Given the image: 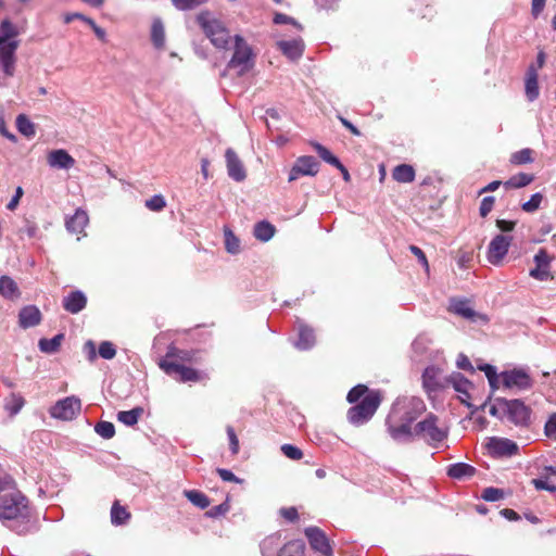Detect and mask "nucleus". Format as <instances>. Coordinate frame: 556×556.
Here are the masks:
<instances>
[{"label":"nucleus","instance_id":"f704fd0d","mask_svg":"<svg viewBox=\"0 0 556 556\" xmlns=\"http://www.w3.org/2000/svg\"><path fill=\"white\" fill-rule=\"evenodd\" d=\"M24 404H25V400L21 394L11 393L5 399L4 408L11 416H14L21 412Z\"/></svg>","mask_w":556,"mask_h":556},{"label":"nucleus","instance_id":"473e14b6","mask_svg":"<svg viewBox=\"0 0 556 556\" xmlns=\"http://www.w3.org/2000/svg\"><path fill=\"white\" fill-rule=\"evenodd\" d=\"M534 179L533 175L519 173L517 175L511 176L508 180L503 182L506 189H518L528 186Z\"/></svg>","mask_w":556,"mask_h":556},{"label":"nucleus","instance_id":"0e129e2a","mask_svg":"<svg viewBox=\"0 0 556 556\" xmlns=\"http://www.w3.org/2000/svg\"><path fill=\"white\" fill-rule=\"evenodd\" d=\"M532 483L536 490H546L552 493H556V484H549L548 482L542 479H533Z\"/></svg>","mask_w":556,"mask_h":556},{"label":"nucleus","instance_id":"f3484780","mask_svg":"<svg viewBox=\"0 0 556 556\" xmlns=\"http://www.w3.org/2000/svg\"><path fill=\"white\" fill-rule=\"evenodd\" d=\"M63 308L71 314H78L87 305L86 295L79 291H72L62 301Z\"/></svg>","mask_w":556,"mask_h":556},{"label":"nucleus","instance_id":"79ce46f5","mask_svg":"<svg viewBox=\"0 0 556 556\" xmlns=\"http://www.w3.org/2000/svg\"><path fill=\"white\" fill-rule=\"evenodd\" d=\"M94 431L101 438L109 440L115 435V427L111 421H100L94 426Z\"/></svg>","mask_w":556,"mask_h":556},{"label":"nucleus","instance_id":"338daca9","mask_svg":"<svg viewBox=\"0 0 556 556\" xmlns=\"http://www.w3.org/2000/svg\"><path fill=\"white\" fill-rule=\"evenodd\" d=\"M23 193H24L23 192V188L22 187H17L16 190H15V194L12 197L10 202L7 204V208L10 210V211H14L16 208V206L18 205L20 200H21Z\"/></svg>","mask_w":556,"mask_h":556},{"label":"nucleus","instance_id":"a878e982","mask_svg":"<svg viewBox=\"0 0 556 556\" xmlns=\"http://www.w3.org/2000/svg\"><path fill=\"white\" fill-rule=\"evenodd\" d=\"M315 344V333L312 328L305 325L299 327V338L295 348L302 351L309 350Z\"/></svg>","mask_w":556,"mask_h":556},{"label":"nucleus","instance_id":"f257e3e1","mask_svg":"<svg viewBox=\"0 0 556 556\" xmlns=\"http://www.w3.org/2000/svg\"><path fill=\"white\" fill-rule=\"evenodd\" d=\"M426 410V405L418 397L397 401L389 414L386 422L391 438L401 443H409L412 424Z\"/></svg>","mask_w":556,"mask_h":556},{"label":"nucleus","instance_id":"ea45409f","mask_svg":"<svg viewBox=\"0 0 556 556\" xmlns=\"http://www.w3.org/2000/svg\"><path fill=\"white\" fill-rule=\"evenodd\" d=\"M533 151L529 148L521 149L510 155V163L514 165L528 164L533 161Z\"/></svg>","mask_w":556,"mask_h":556},{"label":"nucleus","instance_id":"bf43d9fd","mask_svg":"<svg viewBox=\"0 0 556 556\" xmlns=\"http://www.w3.org/2000/svg\"><path fill=\"white\" fill-rule=\"evenodd\" d=\"M216 472L218 473V476L222 478V480L226 481V482H236V483H241L242 480L239 479L237 476H235L230 470L228 469H224V468H217L216 469Z\"/></svg>","mask_w":556,"mask_h":556},{"label":"nucleus","instance_id":"69168bd1","mask_svg":"<svg viewBox=\"0 0 556 556\" xmlns=\"http://www.w3.org/2000/svg\"><path fill=\"white\" fill-rule=\"evenodd\" d=\"M457 367L459 369H463V370H467V371H470V372H473L475 371V368L471 364V362L469 361V358L464 355V354H459L458 355V358H457Z\"/></svg>","mask_w":556,"mask_h":556},{"label":"nucleus","instance_id":"0eeeda50","mask_svg":"<svg viewBox=\"0 0 556 556\" xmlns=\"http://www.w3.org/2000/svg\"><path fill=\"white\" fill-rule=\"evenodd\" d=\"M233 40V54L227 64V68L235 70L238 76H242L253 67V52L240 35H236Z\"/></svg>","mask_w":556,"mask_h":556},{"label":"nucleus","instance_id":"4468645a","mask_svg":"<svg viewBox=\"0 0 556 556\" xmlns=\"http://www.w3.org/2000/svg\"><path fill=\"white\" fill-rule=\"evenodd\" d=\"M486 446L490 454L495 457H509L516 455L519 451L517 443L506 438L493 437L489 440Z\"/></svg>","mask_w":556,"mask_h":556},{"label":"nucleus","instance_id":"20e7f679","mask_svg":"<svg viewBox=\"0 0 556 556\" xmlns=\"http://www.w3.org/2000/svg\"><path fill=\"white\" fill-rule=\"evenodd\" d=\"M448 435V430L439 426V417L429 413L425 419L418 421L410 432L409 443L415 440H422L431 447H439Z\"/></svg>","mask_w":556,"mask_h":556},{"label":"nucleus","instance_id":"412c9836","mask_svg":"<svg viewBox=\"0 0 556 556\" xmlns=\"http://www.w3.org/2000/svg\"><path fill=\"white\" fill-rule=\"evenodd\" d=\"M20 318V326L22 328H30L37 326L41 320V313L40 311L34 306L28 305L21 309L18 314Z\"/></svg>","mask_w":556,"mask_h":556},{"label":"nucleus","instance_id":"72a5a7b5","mask_svg":"<svg viewBox=\"0 0 556 556\" xmlns=\"http://www.w3.org/2000/svg\"><path fill=\"white\" fill-rule=\"evenodd\" d=\"M151 40L156 49L165 45V30L161 20H154L151 27Z\"/></svg>","mask_w":556,"mask_h":556},{"label":"nucleus","instance_id":"4be33fe9","mask_svg":"<svg viewBox=\"0 0 556 556\" xmlns=\"http://www.w3.org/2000/svg\"><path fill=\"white\" fill-rule=\"evenodd\" d=\"M451 311L466 319L475 321L476 318H482L485 320V317L479 315L473 308L469 306L467 300H452L451 302Z\"/></svg>","mask_w":556,"mask_h":556},{"label":"nucleus","instance_id":"c9c22d12","mask_svg":"<svg viewBox=\"0 0 556 556\" xmlns=\"http://www.w3.org/2000/svg\"><path fill=\"white\" fill-rule=\"evenodd\" d=\"M130 518V514L126 507L121 506L118 502H115L111 508V521L113 525L119 526L127 522Z\"/></svg>","mask_w":556,"mask_h":556},{"label":"nucleus","instance_id":"603ef678","mask_svg":"<svg viewBox=\"0 0 556 556\" xmlns=\"http://www.w3.org/2000/svg\"><path fill=\"white\" fill-rule=\"evenodd\" d=\"M230 509L228 502H224L219 505L213 506L210 510L206 511V516L210 518H217L226 515Z\"/></svg>","mask_w":556,"mask_h":556},{"label":"nucleus","instance_id":"a19ab883","mask_svg":"<svg viewBox=\"0 0 556 556\" xmlns=\"http://www.w3.org/2000/svg\"><path fill=\"white\" fill-rule=\"evenodd\" d=\"M315 151L318 153L319 157L321 160H324L325 162L338 167L341 162L340 160L334 156L326 147H324L323 144L318 143V142H315L313 144Z\"/></svg>","mask_w":556,"mask_h":556},{"label":"nucleus","instance_id":"c03bdc74","mask_svg":"<svg viewBox=\"0 0 556 556\" xmlns=\"http://www.w3.org/2000/svg\"><path fill=\"white\" fill-rule=\"evenodd\" d=\"M504 496V490L493 486L485 488L481 493V498H483L486 502H496L503 500Z\"/></svg>","mask_w":556,"mask_h":556},{"label":"nucleus","instance_id":"5fc2aeb1","mask_svg":"<svg viewBox=\"0 0 556 556\" xmlns=\"http://www.w3.org/2000/svg\"><path fill=\"white\" fill-rule=\"evenodd\" d=\"M0 33L5 39L13 38L17 35L14 25L9 20L2 21L0 25Z\"/></svg>","mask_w":556,"mask_h":556},{"label":"nucleus","instance_id":"ddd939ff","mask_svg":"<svg viewBox=\"0 0 556 556\" xmlns=\"http://www.w3.org/2000/svg\"><path fill=\"white\" fill-rule=\"evenodd\" d=\"M501 376L503 386L507 389L528 390L532 387V379L522 369L503 371Z\"/></svg>","mask_w":556,"mask_h":556},{"label":"nucleus","instance_id":"dca6fc26","mask_svg":"<svg viewBox=\"0 0 556 556\" xmlns=\"http://www.w3.org/2000/svg\"><path fill=\"white\" fill-rule=\"evenodd\" d=\"M225 157L228 176L235 181H243L247 178V172L237 153L231 148H228Z\"/></svg>","mask_w":556,"mask_h":556},{"label":"nucleus","instance_id":"5701e85b","mask_svg":"<svg viewBox=\"0 0 556 556\" xmlns=\"http://www.w3.org/2000/svg\"><path fill=\"white\" fill-rule=\"evenodd\" d=\"M88 215L83 210H77L73 216L66 219V229L72 233H81L88 224Z\"/></svg>","mask_w":556,"mask_h":556},{"label":"nucleus","instance_id":"774afa93","mask_svg":"<svg viewBox=\"0 0 556 556\" xmlns=\"http://www.w3.org/2000/svg\"><path fill=\"white\" fill-rule=\"evenodd\" d=\"M515 225L516 223L515 222H511V220H506V219H497L496 220V227L502 231V232H509V231H513L514 228H515Z\"/></svg>","mask_w":556,"mask_h":556},{"label":"nucleus","instance_id":"2f4dec72","mask_svg":"<svg viewBox=\"0 0 556 556\" xmlns=\"http://www.w3.org/2000/svg\"><path fill=\"white\" fill-rule=\"evenodd\" d=\"M63 340H64V334L59 333L51 339H46V338L40 339L38 346L41 352L47 353V354H53L59 351Z\"/></svg>","mask_w":556,"mask_h":556},{"label":"nucleus","instance_id":"cd10ccee","mask_svg":"<svg viewBox=\"0 0 556 556\" xmlns=\"http://www.w3.org/2000/svg\"><path fill=\"white\" fill-rule=\"evenodd\" d=\"M276 232V228L267 220H262L255 224L254 226V236L262 242L269 241Z\"/></svg>","mask_w":556,"mask_h":556},{"label":"nucleus","instance_id":"bb28decb","mask_svg":"<svg viewBox=\"0 0 556 556\" xmlns=\"http://www.w3.org/2000/svg\"><path fill=\"white\" fill-rule=\"evenodd\" d=\"M392 178L402 184H408L415 179V169L412 165L400 164L392 170Z\"/></svg>","mask_w":556,"mask_h":556},{"label":"nucleus","instance_id":"13d9d810","mask_svg":"<svg viewBox=\"0 0 556 556\" xmlns=\"http://www.w3.org/2000/svg\"><path fill=\"white\" fill-rule=\"evenodd\" d=\"M409 251L418 258L419 263L425 267L426 270H429L428 260L424 251L417 245H409Z\"/></svg>","mask_w":556,"mask_h":556},{"label":"nucleus","instance_id":"6ab92c4d","mask_svg":"<svg viewBox=\"0 0 556 556\" xmlns=\"http://www.w3.org/2000/svg\"><path fill=\"white\" fill-rule=\"evenodd\" d=\"M278 49L290 60H298L304 51L302 39L280 40L277 42Z\"/></svg>","mask_w":556,"mask_h":556},{"label":"nucleus","instance_id":"6e6552de","mask_svg":"<svg viewBox=\"0 0 556 556\" xmlns=\"http://www.w3.org/2000/svg\"><path fill=\"white\" fill-rule=\"evenodd\" d=\"M501 405L505 408V416L516 426L526 427L530 424L531 409L521 400L501 401Z\"/></svg>","mask_w":556,"mask_h":556},{"label":"nucleus","instance_id":"e433bc0d","mask_svg":"<svg viewBox=\"0 0 556 556\" xmlns=\"http://www.w3.org/2000/svg\"><path fill=\"white\" fill-rule=\"evenodd\" d=\"M184 494L194 506L201 509H204L210 506L208 497L200 491L186 490Z\"/></svg>","mask_w":556,"mask_h":556},{"label":"nucleus","instance_id":"09e8293b","mask_svg":"<svg viewBox=\"0 0 556 556\" xmlns=\"http://www.w3.org/2000/svg\"><path fill=\"white\" fill-rule=\"evenodd\" d=\"M281 452L286 457L292 460H299L303 457L302 450L292 444H283L281 446Z\"/></svg>","mask_w":556,"mask_h":556},{"label":"nucleus","instance_id":"4c0bfd02","mask_svg":"<svg viewBox=\"0 0 556 556\" xmlns=\"http://www.w3.org/2000/svg\"><path fill=\"white\" fill-rule=\"evenodd\" d=\"M16 127L26 137H33L36 134L34 123L26 115L21 114L17 116Z\"/></svg>","mask_w":556,"mask_h":556},{"label":"nucleus","instance_id":"aec40b11","mask_svg":"<svg viewBox=\"0 0 556 556\" xmlns=\"http://www.w3.org/2000/svg\"><path fill=\"white\" fill-rule=\"evenodd\" d=\"M539 74L538 67L534 64H530L526 74L525 90L529 101H534L539 97Z\"/></svg>","mask_w":556,"mask_h":556},{"label":"nucleus","instance_id":"1a4fd4ad","mask_svg":"<svg viewBox=\"0 0 556 556\" xmlns=\"http://www.w3.org/2000/svg\"><path fill=\"white\" fill-rule=\"evenodd\" d=\"M81 409V402L78 397L72 395L58 401L51 408L50 415L61 420H73Z\"/></svg>","mask_w":556,"mask_h":556},{"label":"nucleus","instance_id":"9d476101","mask_svg":"<svg viewBox=\"0 0 556 556\" xmlns=\"http://www.w3.org/2000/svg\"><path fill=\"white\" fill-rule=\"evenodd\" d=\"M319 170V162L311 155H304L296 159L290 169L288 180L294 181L301 176H315Z\"/></svg>","mask_w":556,"mask_h":556},{"label":"nucleus","instance_id":"a211bd4d","mask_svg":"<svg viewBox=\"0 0 556 556\" xmlns=\"http://www.w3.org/2000/svg\"><path fill=\"white\" fill-rule=\"evenodd\" d=\"M48 164L53 168L68 169L74 166L75 160L67 151L58 149L48 154Z\"/></svg>","mask_w":556,"mask_h":556},{"label":"nucleus","instance_id":"052dcab7","mask_svg":"<svg viewBox=\"0 0 556 556\" xmlns=\"http://www.w3.org/2000/svg\"><path fill=\"white\" fill-rule=\"evenodd\" d=\"M275 24H292L298 28H302L301 25L291 16L286 15L283 13H277L274 17Z\"/></svg>","mask_w":556,"mask_h":556},{"label":"nucleus","instance_id":"8fccbe9b","mask_svg":"<svg viewBox=\"0 0 556 556\" xmlns=\"http://www.w3.org/2000/svg\"><path fill=\"white\" fill-rule=\"evenodd\" d=\"M542 199H543V197L541 193H539V192L534 193L531 195L529 201H527L522 204L521 207L525 212L532 213L540 207Z\"/></svg>","mask_w":556,"mask_h":556},{"label":"nucleus","instance_id":"7ed1b4c3","mask_svg":"<svg viewBox=\"0 0 556 556\" xmlns=\"http://www.w3.org/2000/svg\"><path fill=\"white\" fill-rule=\"evenodd\" d=\"M173 356H177L181 361H190L188 352L170 349L165 358L159 363L160 368H162L166 375L179 382H201L208 379L207 375L203 371L181 365L175 361H169V357Z\"/></svg>","mask_w":556,"mask_h":556},{"label":"nucleus","instance_id":"c85d7f7f","mask_svg":"<svg viewBox=\"0 0 556 556\" xmlns=\"http://www.w3.org/2000/svg\"><path fill=\"white\" fill-rule=\"evenodd\" d=\"M143 412V408L140 406L134 407L130 410H121L117 413V420L125 426L132 427L138 422Z\"/></svg>","mask_w":556,"mask_h":556},{"label":"nucleus","instance_id":"39448f33","mask_svg":"<svg viewBox=\"0 0 556 556\" xmlns=\"http://www.w3.org/2000/svg\"><path fill=\"white\" fill-rule=\"evenodd\" d=\"M197 22L201 26L206 37L217 49H227L230 35L223 23L210 14V12H201L197 16Z\"/></svg>","mask_w":556,"mask_h":556},{"label":"nucleus","instance_id":"423d86ee","mask_svg":"<svg viewBox=\"0 0 556 556\" xmlns=\"http://www.w3.org/2000/svg\"><path fill=\"white\" fill-rule=\"evenodd\" d=\"M381 403V396L378 392L366 394L356 405L349 408L346 417L353 426H362L368 422L377 412Z\"/></svg>","mask_w":556,"mask_h":556},{"label":"nucleus","instance_id":"680f3d73","mask_svg":"<svg viewBox=\"0 0 556 556\" xmlns=\"http://www.w3.org/2000/svg\"><path fill=\"white\" fill-rule=\"evenodd\" d=\"M545 434L556 439V413H554L545 424Z\"/></svg>","mask_w":556,"mask_h":556},{"label":"nucleus","instance_id":"a18cd8bd","mask_svg":"<svg viewBox=\"0 0 556 556\" xmlns=\"http://www.w3.org/2000/svg\"><path fill=\"white\" fill-rule=\"evenodd\" d=\"M17 49V42L11 41L0 47V62L12 61L15 59V51Z\"/></svg>","mask_w":556,"mask_h":556},{"label":"nucleus","instance_id":"de8ad7c7","mask_svg":"<svg viewBox=\"0 0 556 556\" xmlns=\"http://www.w3.org/2000/svg\"><path fill=\"white\" fill-rule=\"evenodd\" d=\"M99 355L104 359H112L116 355V349L110 341H103L99 346Z\"/></svg>","mask_w":556,"mask_h":556},{"label":"nucleus","instance_id":"864d4df0","mask_svg":"<svg viewBox=\"0 0 556 556\" xmlns=\"http://www.w3.org/2000/svg\"><path fill=\"white\" fill-rule=\"evenodd\" d=\"M495 198L492 195L484 197L480 203L479 213L481 217H486L493 210Z\"/></svg>","mask_w":556,"mask_h":556},{"label":"nucleus","instance_id":"7c9ffc66","mask_svg":"<svg viewBox=\"0 0 556 556\" xmlns=\"http://www.w3.org/2000/svg\"><path fill=\"white\" fill-rule=\"evenodd\" d=\"M448 382L453 386L454 390L466 397H469V388L471 382L459 372H454L450 376Z\"/></svg>","mask_w":556,"mask_h":556},{"label":"nucleus","instance_id":"37998d69","mask_svg":"<svg viewBox=\"0 0 556 556\" xmlns=\"http://www.w3.org/2000/svg\"><path fill=\"white\" fill-rule=\"evenodd\" d=\"M370 392L371 391H369L366 386L357 384L349 391L346 400L349 403H358L366 394Z\"/></svg>","mask_w":556,"mask_h":556},{"label":"nucleus","instance_id":"6e6d98bb","mask_svg":"<svg viewBox=\"0 0 556 556\" xmlns=\"http://www.w3.org/2000/svg\"><path fill=\"white\" fill-rule=\"evenodd\" d=\"M501 401H505V399L496 397L494 403L491 405L489 413L490 415L502 419L505 416V408L501 405Z\"/></svg>","mask_w":556,"mask_h":556},{"label":"nucleus","instance_id":"9b49d317","mask_svg":"<svg viewBox=\"0 0 556 556\" xmlns=\"http://www.w3.org/2000/svg\"><path fill=\"white\" fill-rule=\"evenodd\" d=\"M513 237L507 235H496L488 248V260L493 265H498L508 252Z\"/></svg>","mask_w":556,"mask_h":556},{"label":"nucleus","instance_id":"49530a36","mask_svg":"<svg viewBox=\"0 0 556 556\" xmlns=\"http://www.w3.org/2000/svg\"><path fill=\"white\" fill-rule=\"evenodd\" d=\"M166 206V201L163 195L155 194L146 201V207L153 212H160Z\"/></svg>","mask_w":556,"mask_h":556},{"label":"nucleus","instance_id":"f03ea898","mask_svg":"<svg viewBox=\"0 0 556 556\" xmlns=\"http://www.w3.org/2000/svg\"><path fill=\"white\" fill-rule=\"evenodd\" d=\"M0 519L12 521L13 525L9 527L18 534L29 532L31 525L28 501L16 488H10V492L0 494Z\"/></svg>","mask_w":556,"mask_h":556},{"label":"nucleus","instance_id":"c756f323","mask_svg":"<svg viewBox=\"0 0 556 556\" xmlns=\"http://www.w3.org/2000/svg\"><path fill=\"white\" fill-rule=\"evenodd\" d=\"M277 556H305V544L301 540H293L286 543Z\"/></svg>","mask_w":556,"mask_h":556},{"label":"nucleus","instance_id":"4d7b16f0","mask_svg":"<svg viewBox=\"0 0 556 556\" xmlns=\"http://www.w3.org/2000/svg\"><path fill=\"white\" fill-rule=\"evenodd\" d=\"M226 431L230 443V450L232 454H237L239 451V440L237 438L235 429L231 426H227Z\"/></svg>","mask_w":556,"mask_h":556},{"label":"nucleus","instance_id":"f8f14e48","mask_svg":"<svg viewBox=\"0 0 556 556\" xmlns=\"http://www.w3.org/2000/svg\"><path fill=\"white\" fill-rule=\"evenodd\" d=\"M311 547L323 556H332V547L325 532L318 527H308L304 530Z\"/></svg>","mask_w":556,"mask_h":556},{"label":"nucleus","instance_id":"b1692460","mask_svg":"<svg viewBox=\"0 0 556 556\" xmlns=\"http://www.w3.org/2000/svg\"><path fill=\"white\" fill-rule=\"evenodd\" d=\"M446 473L452 479L463 480L471 478L476 473V468L466 463H455L447 467Z\"/></svg>","mask_w":556,"mask_h":556},{"label":"nucleus","instance_id":"393cba45","mask_svg":"<svg viewBox=\"0 0 556 556\" xmlns=\"http://www.w3.org/2000/svg\"><path fill=\"white\" fill-rule=\"evenodd\" d=\"M0 294L8 300H16L21 292L17 283L9 276L0 277Z\"/></svg>","mask_w":556,"mask_h":556},{"label":"nucleus","instance_id":"e2e57ef3","mask_svg":"<svg viewBox=\"0 0 556 556\" xmlns=\"http://www.w3.org/2000/svg\"><path fill=\"white\" fill-rule=\"evenodd\" d=\"M280 514L286 520L290 522H294L299 519V513L295 507L281 508Z\"/></svg>","mask_w":556,"mask_h":556},{"label":"nucleus","instance_id":"58836bf2","mask_svg":"<svg viewBox=\"0 0 556 556\" xmlns=\"http://www.w3.org/2000/svg\"><path fill=\"white\" fill-rule=\"evenodd\" d=\"M224 236H225V249L230 254H237L240 251V241L235 236V233L229 229H224Z\"/></svg>","mask_w":556,"mask_h":556},{"label":"nucleus","instance_id":"2eb2a0df","mask_svg":"<svg viewBox=\"0 0 556 556\" xmlns=\"http://www.w3.org/2000/svg\"><path fill=\"white\" fill-rule=\"evenodd\" d=\"M551 261L552 257L548 255L547 251L540 249L534 255L535 267L530 270V276L540 281L552 279L553 276L549 273Z\"/></svg>","mask_w":556,"mask_h":556},{"label":"nucleus","instance_id":"3c124183","mask_svg":"<svg viewBox=\"0 0 556 556\" xmlns=\"http://www.w3.org/2000/svg\"><path fill=\"white\" fill-rule=\"evenodd\" d=\"M207 0H173V4L181 11L191 10L200 4L205 3Z\"/></svg>","mask_w":556,"mask_h":556}]
</instances>
